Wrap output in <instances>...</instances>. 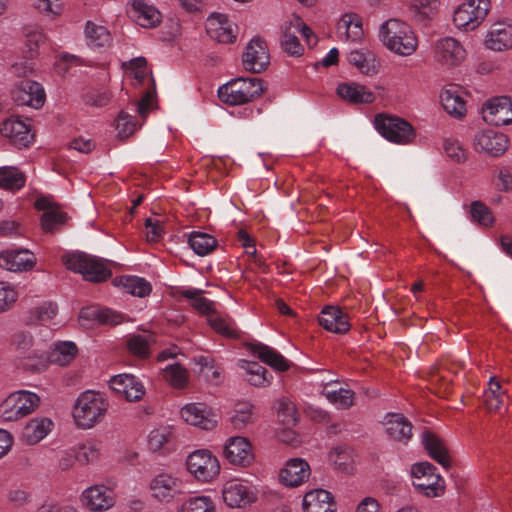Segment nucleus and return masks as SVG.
Wrapping results in <instances>:
<instances>
[{"mask_svg":"<svg viewBox=\"0 0 512 512\" xmlns=\"http://www.w3.org/2000/svg\"><path fill=\"white\" fill-rule=\"evenodd\" d=\"M31 5L45 16L55 18L62 13L60 0H29Z\"/></svg>","mask_w":512,"mask_h":512,"instance_id":"052dcab7","label":"nucleus"},{"mask_svg":"<svg viewBox=\"0 0 512 512\" xmlns=\"http://www.w3.org/2000/svg\"><path fill=\"white\" fill-rule=\"evenodd\" d=\"M349 64H369L379 61L374 51L368 48H360L353 50L347 57Z\"/></svg>","mask_w":512,"mask_h":512,"instance_id":"338daca9","label":"nucleus"},{"mask_svg":"<svg viewBox=\"0 0 512 512\" xmlns=\"http://www.w3.org/2000/svg\"><path fill=\"white\" fill-rule=\"evenodd\" d=\"M110 387L116 393L124 395L128 401H137L145 393L142 382L131 374H119L109 381Z\"/></svg>","mask_w":512,"mask_h":512,"instance_id":"393cba45","label":"nucleus"},{"mask_svg":"<svg viewBox=\"0 0 512 512\" xmlns=\"http://www.w3.org/2000/svg\"><path fill=\"white\" fill-rule=\"evenodd\" d=\"M164 379L174 388L183 389L189 379L187 370L178 363L170 364L163 369Z\"/></svg>","mask_w":512,"mask_h":512,"instance_id":"8fccbe9b","label":"nucleus"},{"mask_svg":"<svg viewBox=\"0 0 512 512\" xmlns=\"http://www.w3.org/2000/svg\"><path fill=\"white\" fill-rule=\"evenodd\" d=\"M337 94L353 103H372L375 99L372 92L355 83H343L337 88Z\"/></svg>","mask_w":512,"mask_h":512,"instance_id":"a19ab883","label":"nucleus"},{"mask_svg":"<svg viewBox=\"0 0 512 512\" xmlns=\"http://www.w3.org/2000/svg\"><path fill=\"white\" fill-rule=\"evenodd\" d=\"M39 402V396L33 392L26 390L13 392L0 404V417L4 421H16L32 413Z\"/></svg>","mask_w":512,"mask_h":512,"instance_id":"423d86ee","label":"nucleus"},{"mask_svg":"<svg viewBox=\"0 0 512 512\" xmlns=\"http://www.w3.org/2000/svg\"><path fill=\"white\" fill-rule=\"evenodd\" d=\"M374 125L379 134L396 144H409L416 136L412 125L397 116L379 114L375 117Z\"/></svg>","mask_w":512,"mask_h":512,"instance_id":"39448f33","label":"nucleus"},{"mask_svg":"<svg viewBox=\"0 0 512 512\" xmlns=\"http://www.w3.org/2000/svg\"><path fill=\"white\" fill-rule=\"evenodd\" d=\"M25 184V177L15 167L0 168V186L9 190H18Z\"/></svg>","mask_w":512,"mask_h":512,"instance_id":"3c124183","label":"nucleus"},{"mask_svg":"<svg viewBox=\"0 0 512 512\" xmlns=\"http://www.w3.org/2000/svg\"><path fill=\"white\" fill-rule=\"evenodd\" d=\"M128 350L135 356L145 358L149 355L147 339L141 335H133L127 340Z\"/></svg>","mask_w":512,"mask_h":512,"instance_id":"69168bd1","label":"nucleus"},{"mask_svg":"<svg viewBox=\"0 0 512 512\" xmlns=\"http://www.w3.org/2000/svg\"><path fill=\"white\" fill-rule=\"evenodd\" d=\"M208 323L217 334L223 337H240V331L238 330L235 321L228 315H223L215 311L208 316Z\"/></svg>","mask_w":512,"mask_h":512,"instance_id":"e433bc0d","label":"nucleus"},{"mask_svg":"<svg viewBox=\"0 0 512 512\" xmlns=\"http://www.w3.org/2000/svg\"><path fill=\"white\" fill-rule=\"evenodd\" d=\"M182 419L203 430H212L217 426V415L205 403H189L181 409Z\"/></svg>","mask_w":512,"mask_h":512,"instance_id":"4468645a","label":"nucleus"},{"mask_svg":"<svg viewBox=\"0 0 512 512\" xmlns=\"http://www.w3.org/2000/svg\"><path fill=\"white\" fill-rule=\"evenodd\" d=\"M222 497L227 506L231 508H242L254 502L256 494L249 483L232 479L224 484Z\"/></svg>","mask_w":512,"mask_h":512,"instance_id":"9b49d317","label":"nucleus"},{"mask_svg":"<svg viewBox=\"0 0 512 512\" xmlns=\"http://www.w3.org/2000/svg\"><path fill=\"white\" fill-rule=\"evenodd\" d=\"M241 368L246 371L247 381L257 387H266L271 383L272 375L257 362L242 361Z\"/></svg>","mask_w":512,"mask_h":512,"instance_id":"49530a36","label":"nucleus"},{"mask_svg":"<svg viewBox=\"0 0 512 512\" xmlns=\"http://www.w3.org/2000/svg\"><path fill=\"white\" fill-rule=\"evenodd\" d=\"M86 43L90 48H103L110 45L112 38L110 32L101 25L87 22L85 26Z\"/></svg>","mask_w":512,"mask_h":512,"instance_id":"a18cd8bd","label":"nucleus"},{"mask_svg":"<svg viewBox=\"0 0 512 512\" xmlns=\"http://www.w3.org/2000/svg\"><path fill=\"white\" fill-rule=\"evenodd\" d=\"M280 44L282 51L289 56L300 57L304 53L303 45L289 27L282 30Z\"/></svg>","mask_w":512,"mask_h":512,"instance_id":"5fc2aeb1","label":"nucleus"},{"mask_svg":"<svg viewBox=\"0 0 512 512\" xmlns=\"http://www.w3.org/2000/svg\"><path fill=\"white\" fill-rule=\"evenodd\" d=\"M506 398L501 384L495 377L489 380L488 389L484 392V403L489 411H498Z\"/></svg>","mask_w":512,"mask_h":512,"instance_id":"09e8293b","label":"nucleus"},{"mask_svg":"<svg viewBox=\"0 0 512 512\" xmlns=\"http://www.w3.org/2000/svg\"><path fill=\"white\" fill-rule=\"evenodd\" d=\"M508 137L496 130L488 129L475 135L474 147L477 151H483L491 156H500L508 148Z\"/></svg>","mask_w":512,"mask_h":512,"instance_id":"a211bd4d","label":"nucleus"},{"mask_svg":"<svg viewBox=\"0 0 512 512\" xmlns=\"http://www.w3.org/2000/svg\"><path fill=\"white\" fill-rule=\"evenodd\" d=\"M471 220L482 226H490L494 221V217L490 209L480 201H474L470 206Z\"/></svg>","mask_w":512,"mask_h":512,"instance_id":"13d9d810","label":"nucleus"},{"mask_svg":"<svg viewBox=\"0 0 512 512\" xmlns=\"http://www.w3.org/2000/svg\"><path fill=\"white\" fill-rule=\"evenodd\" d=\"M78 352L74 342L63 341L54 343L53 348L49 352L47 358L51 363L65 366L69 364Z\"/></svg>","mask_w":512,"mask_h":512,"instance_id":"c03bdc74","label":"nucleus"},{"mask_svg":"<svg viewBox=\"0 0 512 512\" xmlns=\"http://www.w3.org/2000/svg\"><path fill=\"white\" fill-rule=\"evenodd\" d=\"M205 27L209 37L219 43L232 44L237 39L238 27L226 14L211 13Z\"/></svg>","mask_w":512,"mask_h":512,"instance_id":"9d476101","label":"nucleus"},{"mask_svg":"<svg viewBox=\"0 0 512 512\" xmlns=\"http://www.w3.org/2000/svg\"><path fill=\"white\" fill-rule=\"evenodd\" d=\"M435 471L436 467L429 462H419L411 468L413 485L427 497H438L445 489L444 479Z\"/></svg>","mask_w":512,"mask_h":512,"instance_id":"0eeeda50","label":"nucleus"},{"mask_svg":"<svg viewBox=\"0 0 512 512\" xmlns=\"http://www.w3.org/2000/svg\"><path fill=\"white\" fill-rule=\"evenodd\" d=\"M114 284L122 287L125 292L137 297H145L151 292L150 283L138 276L117 277L114 279Z\"/></svg>","mask_w":512,"mask_h":512,"instance_id":"79ce46f5","label":"nucleus"},{"mask_svg":"<svg viewBox=\"0 0 512 512\" xmlns=\"http://www.w3.org/2000/svg\"><path fill=\"white\" fill-rule=\"evenodd\" d=\"M422 443L435 461L441 464L444 468L450 466V458L444 442L435 434L430 431H425L422 434Z\"/></svg>","mask_w":512,"mask_h":512,"instance_id":"f704fd0d","label":"nucleus"},{"mask_svg":"<svg viewBox=\"0 0 512 512\" xmlns=\"http://www.w3.org/2000/svg\"><path fill=\"white\" fill-rule=\"evenodd\" d=\"M440 1L439 0H413L412 8L416 13V16L421 19H431L433 18L439 9Z\"/></svg>","mask_w":512,"mask_h":512,"instance_id":"6e6d98bb","label":"nucleus"},{"mask_svg":"<svg viewBox=\"0 0 512 512\" xmlns=\"http://www.w3.org/2000/svg\"><path fill=\"white\" fill-rule=\"evenodd\" d=\"M82 501L93 512L106 511L115 503L113 491L104 485H94L84 490Z\"/></svg>","mask_w":512,"mask_h":512,"instance_id":"412c9836","label":"nucleus"},{"mask_svg":"<svg viewBox=\"0 0 512 512\" xmlns=\"http://www.w3.org/2000/svg\"><path fill=\"white\" fill-rule=\"evenodd\" d=\"M129 13L138 25L145 28H153L161 22V13L147 0H131Z\"/></svg>","mask_w":512,"mask_h":512,"instance_id":"bb28decb","label":"nucleus"},{"mask_svg":"<svg viewBox=\"0 0 512 512\" xmlns=\"http://www.w3.org/2000/svg\"><path fill=\"white\" fill-rule=\"evenodd\" d=\"M174 435L171 427H160L150 432L148 437L149 448L156 452L161 449L169 451L172 447Z\"/></svg>","mask_w":512,"mask_h":512,"instance_id":"de8ad7c7","label":"nucleus"},{"mask_svg":"<svg viewBox=\"0 0 512 512\" xmlns=\"http://www.w3.org/2000/svg\"><path fill=\"white\" fill-rule=\"evenodd\" d=\"M319 325L327 331L343 334L350 329L348 316L340 308L335 306H327L318 318Z\"/></svg>","mask_w":512,"mask_h":512,"instance_id":"c85d7f7f","label":"nucleus"},{"mask_svg":"<svg viewBox=\"0 0 512 512\" xmlns=\"http://www.w3.org/2000/svg\"><path fill=\"white\" fill-rule=\"evenodd\" d=\"M34 264L35 256L27 249H8L0 253V267L12 272L29 270Z\"/></svg>","mask_w":512,"mask_h":512,"instance_id":"b1692460","label":"nucleus"},{"mask_svg":"<svg viewBox=\"0 0 512 512\" xmlns=\"http://www.w3.org/2000/svg\"><path fill=\"white\" fill-rule=\"evenodd\" d=\"M225 458L233 465L249 466L254 460L250 442L244 437L230 438L224 447Z\"/></svg>","mask_w":512,"mask_h":512,"instance_id":"aec40b11","label":"nucleus"},{"mask_svg":"<svg viewBox=\"0 0 512 512\" xmlns=\"http://www.w3.org/2000/svg\"><path fill=\"white\" fill-rule=\"evenodd\" d=\"M81 320L93 321L105 325H118L123 321V315L109 308L89 306L82 308L79 314Z\"/></svg>","mask_w":512,"mask_h":512,"instance_id":"473e14b6","label":"nucleus"},{"mask_svg":"<svg viewBox=\"0 0 512 512\" xmlns=\"http://www.w3.org/2000/svg\"><path fill=\"white\" fill-rule=\"evenodd\" d=\"M482 115L485 122L494 125H508L512 122V99L502 96L488 101L483 109Z\"/></svg>","mask_w":512,"mask_h":512,"instance_id":"dca6fc26","label":"nucleus"},{"mask_svg":"<svg viewBox=\"0 0 512 512\" xmlns=\"http://www.w3.org/2000/svg\"><path fill=\"white\" fill-rule=\"evenodd\" d=\"M53 423L48 418L32 419L23 430V437L28 444H36L51 431Z\"/></svg>","mask_w":512,"mask_h":512,"instance_id":"ea45409f","label":"nucleus"},{"mask_svg":"<svg viewBox=\"0 0 512 512\" xmlns=\"http://www.w3.org/2000/svg\"><path fill=\"white\" fill-rule=\"evenodd\" d=\"M64 262L69 270L82 274L83 278L90 282H103L112 275L105 260L86 253L67 255Z\"/></svg>","mask_w":512,"mask_h":512,"instance_id":"20e7f679","label":"nucleus"},{"mask_svg":"<svg viewBox=\"0 0 512 512\" xmlns=\"http://www.w3.org/2000/svg\"><path fill=\"white\" fill-rule=\"evenodd\" d=\"M108 407V400L103 394L88 390L77 398L73 417L79 428L90 429L104 418Z\"/></svg>","mask_w":512,"mask_h":512,"instance_id":"f03ea898","label":"nucleus"},{"mask_svg":"<svg viewBox=\"0 0 512 512\" xmlns=\"http://www.w3.org/2000/svg\"><path fill=\"white\" fill-rule=\"evenodd\" d=\"M310 472V466L304 459L293 458L281 470L280 480L286 486L296 487L308 479Z\"/></svg>","mask_w":512,"mask_h":512,"instance_id":"cd10ccee","label":"nucleus"},{"mask_svg":"<svg viewBox=\"0 0 512 512\" xmlns=\"http://www.w3.org/2000/svg\"><path fill=\"white\" fill-rule=\"evenodd\" d=\"M153 498L161 502H169L183 493L185 485L183 481L169 473L156 475L149 485Z\"/></svg>","mask_w":512,"mask_h":512,"instance_id":"f8f14e48","label":"nucleus"},{"mask_svg":"<svg viewBox=\"0 0 512 512\" xmlns=\"http://www.w3.org/2000/svg\"><path fill=\"white\" fill-rule=\"evenodd\" d=\"M35 208L43 211L41 227L46 233L60 230L67 221V214L45 197H40L35 201Z\"/></svg>","mask_w":512,"mask_h":512,"instance_id":"6ab92c4d","label":"nucleus"},{"mask_svg":"<svg viewBox=\"0 0 512 512\" xmlns=\"http://www.w3.org/2000/svg\"><path fill=\"white\" fill-rule=\"evenodd\" d=\"M303 510L304 512H335L336 504L330 492L316 489L305 494Z\"/></svg>","mask_w":512,"mask_h":512,"instance_id":"7c9ffc66","label":"nucleus"},{"mask_svg":"<svg viewBox=\"0 0 512 512\" xmlns=\"http://www.w3.org/2000/svg\"><path fill=\"white\" fill-rule=\"evenodd\" d=\"M433 53L435 61L445 64H460L466 60L467 56L464 46L452 37L437 40Z\"/></svg>","mask_w":512,"mask_h":512,"instance_id":"f3484780","label":"nucleus"},{"mask_svg":"<svg viewBox=\"0 0 512 512\" xmlns=\"http://www.w3.org/2000/svg\"><path fill=\"white\" fill-rule=\"evenodd\" d=\"M444 110L452 117L461 119L466 115V102L459 85L449 84L440 95Z\"/></svg>","mask_w":512,"mask_h":512,"instance_id":"a878e982","label":"nucleus"},{"mask_svg":"<svg viewBox=\"0 0 512 512\" xmlns=\"http://www.w3.org/2000/svg\"><path fill=\"white\" fill-rule=\"evenodd\" d=\"M188 471L199 481L208 482L219 474L218 459L208 450L192 452L186 461Z\"/></svg>","mask_w":512,"mask_h":512,"instance_id":"1a4fd4ad","label":"nucleus"},{"mask_svg":"<svg viewBox=\"0 0 512 512\" xmlns=\"http://www.w3.org/2000/svg\"><path fill=\"white\" fill-rule=\"evenodd\" d=\"M336 33L341 41H361L364 38L362 18L354 12L343 14L337 22Z\"/></svg>","mask_w":512,"mask_h":512,"instance_id":"4be33fe9","label":"nucleus"},{"mask_svg":"<svg viewBox=\"0 0 512 512\" xmlns=\"http://www.w3.org/2000/svg\"><path fill=\"white\" fill-rule=\"evenodd\" d=\"M126 67L129 68L127 73L129 75H134L135 79L138 80L139 83H145L147 81L149 84H151V87H148L147 91L144 93L141 99L133 105V111H135L143 120H145L149 112L154 108V98L156 95L154 79L152 78L151 73L147 70L148 66Z\"/></svg>","mask_w":512,"mask_h":512,"instance_id":"ddd939ff","label":"nucleus"},{"mask_svg":"<svg viewBox=\"0 0 512 512\" xmlns=\"http://www.w3.org/2000/svg\"><path fill=\"white\" fill-rule=\"evenodd\" d=\"M379 38L388 50L402 56L413 54L418 46L411 27L398 19H389L383 23L379 30Z\"/></svg>","mask_w":512,"mask_h":512,"instance_id":"f257e3e1","label":"nucleus"},{"mask_svg":"<svg viewBox=\"0 0 512 512\" xmlns=\"http://www.w3.org/2000/svg\"><path fill=\"white\" fill-rule=\"evenodd\" d=\"M244 64H270L268 45L260 37L252 38L243 53Z\"/></svg>","mask_w":512,"mask_h":512,"instance_id":"c9c22d12","label":"nucleus"},{"mask_svg":"<svg viewBox=\"0 0 512 512\" xmlns=\"http://www.w3.org/2000/svg\"><path fill=\"white\" fill-rule=\"evenodd\" d=\"M486 48L503 51L512 47V25L497 23L492 26L485 38Z\"/></svg>","mask_w":512,"mask_h":512,"instance_id":"2f4dec72","label":"nucleus"},{"mask_svg":"<svg viewBox=\"0 0 512 512\" xmlns=\"http://www.w3.org/2000/svg\"><path fill=\"white\" fill-rule=\"evenodd\" d=\"M489 7V0H466L454 11V25L465 31L476 29L487 16Z\"/></svg>","mask_w":512,"mask_h":512,"instance_id":"6e6552de","label":"nucleus"},{"mask_svg":"<svg viewBox=\"0 0 512 512\" xmlns=\"http://www.w3.org/2000/svg\"><path fill=\"white\" fill-rule=\"evenodd\" d=\"M13 343L19 352V355L32 358L37 356L34 350L30 351L33 345L32 336L27 332H18L14 335Z\"/></svg>","mask_w":512,"mask_h":512,"instance_id":"e2e57ef3","label":"nucleus"},{"mask_svg":"<svg viewBox=\"0 0 512 512\" xmlns=\"http://www.w3.org/2000/svg\"><path fill=\"white\" fill-rule=\"evenodd\" d=\"M188 244L195 254L206 256L216 249L218 242L214 236L208 233L193 231L189 234Z\"/></svg>","mask_w":512,"mask_h":512,"instance_id":"37998d69","label":"nucleus"},{"mask_svg":"<svg viewBox=\"0 0 512 512\" xmlns=\"http://www.w3.org/2000/svg\"><path fill=\"white\" fill-rule=\"evenodd\" d=\"M322 393L331 403L341 409H347L354 403V392L350 389L338 387L337 383L326 384Z\"/></svg>","mask_w":512,"mask_h":512,"instance_id":"58836bf2","label":"nucleus"},{"mask_svg":"<svg viewBox=\"0 0 512 512\" xmlns=\"http://www.w3.org/2000/svg\"><path fill=\"white\" fill-rule=\"evenodd\" d=\"M181 295L189 299L191 302V305L200 313L207 314L208 316L211 313H214L213 310V302L205 297L202 296V290L199 289H183L181 291Z\"/></svg>","mask_w":512,"mask_h":512,"instance_id":"603ef678","label":"nucleus"},{"mask_svg":"<svg viewBox=\"0 0 512 512\" xmlns=\"http://www.w3.org/2000/svg\"><path fill=\"white\" fill-rule=\"evenodd\" d=\"M17 297L18 293L11 284L0 281V312L10 308Z\"/></svg>","mask_w":512,"mask_h":512,"instance_id":"774afa93","label":"nucleus"},{"mask_svg":"<svg viewBox=\"0 0 512 512\" xmlns=\"http://www.w3.org/2000/svg\"><path fill=\"white\" fill-rule=\"evenodd\" d=\"M12 96L18 105L39 109L44 105L46 94L42 85L36 81L23 79L12 91Z\"/></svg>","mask_w":512,"mask_h":512,"instance_id":"2eb2a0df","label":"nucleus"},{"mask_svg":"<svg viewBox=\"0 0 512 512\" xmlns=\"http://www.w3.org/2000/svg\"><path fill=\"white\" fill-rule=\"evenodd\" d=\"M263 92V85L257 77L232 79L218 89L219 99L229 105H242L252 101Z\"/></svg>","mask_w":512,"mask_h":512,"instance_id":"7ed1b4c3","label":"nucleus"},{"mask_svg":"<svg viewBox=\"0 0 512 512\" xmlns=\"http://www.w3.org/2000/svg\"><path fill=\"white\" fill-rule=\"evenodd\" d=\"M278 417L286 426H293L298 419L297 409L289 400H281L278 403Z\"/></svg>","mask_w":512,"mask_h":512,"instance_id":"680f3d73","label":"nucleus"},{"mask_svg":"<svg viewBox=\"0 0 512 512\" xmlns=\"http://www.w3.org/2000/svg\"><path fill=\"white\" fill-rule=\"evenodd\" d=\"M46 42L42 31L33 30L26 34V40L20 49L21 59L25 62L38 60L40 46Z\"/></svg>","mask_w":512,"mask_h":512,"instance_id":"4c0bfd02","label":"nucleus"},{"mask_svg":"<svg viewBox=\"0 0 512 512\" xmlns=\"http://www.w3.org/2000/svg\"><path fill=\"white\" fill-rule=\"evenodd\" d=\"M329 460L337 469L345 473H350L353 469V457L349 448L335 447L329 454Z\"/></svg>","mask_w":512,"mask_h":512,"instance_id":"864d4df0","label":"nucleus"},{"mask_svg":"<svg viewBox=\"0 0 512 512\" xmlns=\"http://www.w3.org/2000/svg\"><path fill=\"white\" fill-rule=\"evenodd\" d=\"M115 125L116 130L118 131V136L121 139L128 138L136 131L138 127V124L135 121L134 116L130 115L125 111H121L119 113L118 117L115 120Z\"/></svg>","mask_w":512,"mask_h":512,"instance_id":"4d7b16f0","label":"nucleus"},{"mask_svg":"<svg viewBox=\"0 0 512 512\" xmlns=\"http://www.w3.org/2000/svg\"><path fill=\"white\" fill-rule=\"evenodd\" d=\"M386 432L390 438L407 443L412 437V425L401 414H390L385 422Z\"/></svg>","mask_w":512,"mask_h":512,"instance_id":"72a5a7b5","label":"nucleus"},{"mask_svg":"<svg viewBox=\"0 0 512 512\" xmlns=\"http://www.w3.org/2000/svg\"><path fill=\"white\" fill-rule=\"evenodd\" d=\"M179 512H215V506L209 497L198 496L187 500Z\"/></svg>","mask_w":512,"mask_h":512,"instance_id":"bf43d9fd","label":"nucleus"},{"mask_svg":"<svg viewBox=\"0 0 512 512\" xmlns=\"http://www.w3.org/2000/svg\"><path fill=\"white\" fill-rule=\"evenodd\" d=\"M0 132L2 136L8 138L17 147H28L33 141L34 135L31 133L30 125L26 122L10 118L1 125Z\"/></svg>","mask_w":512,"mask_h":512,"instance_id":"5701e85b","label":"nucleus"},{"mask_svg":"<svg viewBox=\"0 0 512 512\" xmlns=\"http://www.w3.org/2000/svg\"><path fill=\"white\" fill-rule=\"evenodd\" d=\"M248 349L257 356L262 362L278 371H287L290 367L288 360L285 359L276 349L261 342L248 344Z\"/></svg>","mask_w":512,"mask_h":512,"instance_id":"c756f323","label":"nucleus"},{"mask_svg":"<svg viewBox=\"0 0 512 512\" xmlns=\"http://www.w3.org/2000/svg\"><path fill=\"white\" fill-rule=\"evenodd\" d=\"M444 150L447 156L457 163H462L467 159V151L456 139H446L444 141Z\"/></svg>","mask_w":512,"mask_h":512,"instance_id":"0e129e2a","label":"nucleus"}]
</instances>
